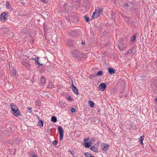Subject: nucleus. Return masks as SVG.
I'll return each mask as SVG.
<instances>
[{
	"instance_id": "f257e3e1",
	"label": "nucleus",
	"mask_w": 157,
	"mask_h": 157,
	"mask_svg": "<svg viewBox=\"0 0 157 157\" xmlns=\"http://www.w3.org/2000/svg\"><path fill=\"white\" fill-rule=\"evenodd\" d=\"M71 53L74 59H79L83 58L84 56V54L81 53L78 51L75 48L71 50Z\"/></svg>"
},
{
	"instance_id": "f03ea898",
	"label": "nucleus",
	"mask_w": 157,
	"mask_h": 157,
	"mask_svg": "<svg viewBox=\"0 0 157 157\" xmlns=\"http://www.w3.org/2000/svg\"><path fill=\"white\" fill-rule=\"evenodd\" d=\"M103 9L102 8H99L98 9H96L94 12L93 13L92 18H96L100 15L101 12L103 11Z\"/></svg>"
},
{
	"instance_id": "7ed1b4c3",
	"label": "nucleus",
	"mask_w": 157,
	"mask_h": 157,
	"mask_svg": "<svg viewBox=\"0 0 157 157\" xmlns=\"http://www.w3.org/2000/svg\"><path fill=\"white\" fill-rule=\"evenodd\" d=\"M67 43L68 47L69 48H71V50L75 48V43L73 40L69 39L68 40Z\"/></svg>"
},
{
	"instance_id": "20e7f679",
	"label": "nucleus",
	"mask_w": 157,
	"mask_h": 157,
	"mask_svg": "<svg viewBox=\"0 0 157 157\" xmlns=\"http://www.w3.org/2000/svg\"><path fill=\"white\" fill-rule=\"evenodd\" d=\"M33 62L31 61L26 60L22 62V64L25 67L28 68H30L32 65Z\"/></svg>"
},
{
	"instance_id": "39448f33",
	"label": "nucleus",
	"mask_w": 157,
	"mask_h": 157,
	"mask_svg": "<svg viewBox=\"0 0 157 157\" xmlns=\"http://www.w3.org/2000/svg\"><path fill=\"white\" fill-rule=\"evenodd\" d=\"M58 130L60 135L59 140L61 141L63 140V130L61 126H59Z\"/></svg>"
},
{
	"instance_id": "423d86ee",
	"label": "nucleus",
	"mask_w": 157,
	"mask_h": 157,
	"mask_svg": "<svg viewBox=\"0 0 157 157\" xmlns=\"http://www.w3.org/2000/svg\"><path fill=\"white\" fill-rule=\"evenodd\" d=\"M109 145L107 144L102 143L101 145V147L102 150L106 151L108 149Z\"/></svg>"
},
{
	"instance_id": "0eeeda50",
	"label": "nucleus",
	"mask_w": 157,
	"mask_h": 157,
	"mask_svg": "<svg viewBox=\"0 0 157 157\" xmlns=\"http://www.w3.org/2000/svg\"><path fill=\"white\" fill-rule=\"evenodd\" d=\"M13 115L15 117H18L21 116V113L18 109H16V110L12 111Z\"/></svg>"
},
{
	"instance_id": "6e6552de",
	"label": "nucleus",
	"mask_w": 157,
	"mask_h": 157,
	"mask_svg": "<svg viewBox=\"0 0 157 157\" xmlns=\"http://www.w3.org/2000/svg\"><path fill=\"white\" fill-rule=\"evenodd\" d=\"M7 14V13L6 12H3L1 14V21H2L4 22L5 21L6 17V15Z\"/></svg>"
},
{
	"instance_id": "1a4fd4ad",
	"label": "nucleus",
	"mask_w": 157,
	"mask_h": 157,
	"mask_svg": "<svg viewBox=\"0 0 157 157\" xmlns=\"http://www.w3.org/2000/svg\"><path fill=\"white\" fill-rule=\"evenodd\" d=\"M106 88V85L104 83H101L98 86L99 89L101 91H103Z\"/></svg>"
},
{
	"instance_id": "9d476101",
	"label": "nucleus",
	"mask_w": 157,
	"mask_h": 157,
	"mask_svg": "<svg viewBox=\"0 0 157 157\" xmlns=\"http://www.w3.org/2000/svg\"><path fill=\"white\" fill-rule=\"evenodd\" d=\"M46 83L45 78L44 76H42L40 79V85L44 86Z\"/></svg>"
},
{
	"instance_id": "9b49d317",
	"label": "nucleus",
	"mask_w": 157,
	"mask_h": 157,
	"mask_svg": "<svg viewBox=\"0 0 157 157\" xmlns=\"http://www.w3.org/2000/svg\"><path fill=\"white\" fill-rule=\"evenodd\" d=\"M72 86L73 87L72 90L74 91V92L76 94H78L79 93L78 92V90L77 88H76V86L74 85L73 84H72Z\"/></svg>"
},
{
	"instance_id": "f8f14e48",
	"label": "nucleus",
	"mask_w": 157,
	"mask_h": 157,
	"mask_svg": "<svg viewBox=\"0 0 157 157\" xmlns=\"http://www.w3.org/2000/svg\"><path fill=\"white\" fill-rule=\"evenodd\" d=\"M78 30H73L71 33V34L73 36H77L78 35Z\"/></svg>"
},
{
	"instance_id": "ddd939ff",
	"label": "nucleus",
	"mask_w": 157,
	"mask_h": 157,
	"mask_svg": "<svg viewBox=\"0 0 157 157\" xmlns=\"http://www.w3.org/2000/svg\"><path fill=\"white\" fill-rule=\"evenodd\" d=\"M40 58L38 57L37 58H36V59H35V63L36 65H37L38 66L40 67L41 65H42V64H40L39 62V59Z\"/></svg>"
},
{
	"instance_id": "4468645a",
	"label": "nucleus",
	"mask_w": 157,
	"mask_h": 157,
	"mask_svg": "<svg viewBox=\"0 0 157 157\" xmlns=\"http://www.w3.org/2000/svg\"><path fill=\"white\" fill-rule=\"evenodd\" d=\"M10 107L11 108V110L12 111L16 110V109H18L17 106L14 105L13 103H12L10 105Z\"/></svg>"
},
{
	"instance_id": "2eb2a0df",
	"label": "nucleus",
	"mask_w": 157,
	"mask_h": 157,
	"mask_svg": "<svg viewBox=\"0 0 157 157\" xmlns=\"http://www.w3.org/2000/svg\"><path fill=\"white\" fill-rule=\"evenodd\" d=\"M108 71L109 73L111 75L114 74L115 72L114 69L111 67H109L108 68Z\"/></svg>"
},
{
	"instance_id": "dca6fc26",
	"label": "nucleus",
	"mask_w": 157,
	"mask_h": 157,
	"mask_svg": "<svg viewBox=\"0 0 157 157\" xmlns=\"http://www.w3.org/2000/svg\"><path fill=\"white\" fill-rule=\"evenodd\" d=\"M90 149L92 151L96 153L98 152V147H95V146H92Z\"/></svg>"
},
{
	"instance_id": "f3484780",
	"label": "nucleus",
	"mask_w": 157,
	"mask_h": 157,
	"mask_svg": "<svg viewBox=\"0 0 157 157\" xmlns=\"http://www.w3.org/2000/svg\"><path fill=\"white\" fill-rule=\"evenodd\" d=\"M88 102L89 103V105L91 108H93L94 107V104L92 101L90 100Z\"/></svg>"
},
{
	"instance_id": "a211bd4d",
	"label": "nucleus",
	"mask_w": 157,
	"mask_h": 157,
	"mask_svg": "<svg viewBox=\"0 0 157 157\" xmlns=\"http://www.w3.org/2000/svg\"><path fill=\"white\" fill-rule=\"evenodd\" d=\"M57 118L56 117L53 116L52 117L51 121H52L55 123L57 121Z\"/></svg>"
},
{
	"instance_id": "6ab92c4d",
	"label": "nucleus",
	"mask_w": 157,
	"mask_h": 157,
	"mask_svg": "<svg viewBox=\"0 0 157 157\" xmlns=\"http://www.w3.org/2000/svg\"><path fill=\"white\" fill-rule=\"evenodd\" d=\"M43 124L44 122L42 120H40L38 122V124L40 127H43Z\"/></svg>"
},
{
	"instance_id": "aec40b11",
	"label": "nucleus",
	"mask_w": 157,
	"mask_h": 157,
	"mask_svg": "<svg viewBox=\"0 0 157 157\" xmlns=\"http://www.w3.org/2000/svg\"><path fill=\"white\" fill-rule=\"evenodd\" d=\"M51 68V66L50 65H49L48 66H46L44 67V70L47 71H49L50 70Z\"/></svg>"
},
{
	"instance_id": "412c9836",
	"label": "nucleus",
	"mask_w": 157,
	"mask_h": 157,
	"mask_svg": "<svg viewBox=\"0 0 157 157\" xmlns=\"http://www.w3.org/2000/svg\"><path fill=\"white\" fill-rule=\"evenodd\" d=\"M48 88H53L54 86L51 82H49L48 85Z\"/></svg>"
},
{
	"instance_id": "4be33fe9",
	"label": "nucleus",
	"mask_w": 157,
	"mask_h": 157,
	"mask_svg": "<svg viewBox=\"0 0 157 157\" xmlns=\"http://www.w3.org/2000/svg\"><path fill=\"white\" fill-rule=\"evenodd\" d=\"M90 145L91 144L89 142H86L84 143V146L86 148H88L90 147Z\"/></svg>"
},
{
	"instance_id": "5701e85b",
	"label": "nucleus",
	"mask_w": 157,
	"mask_h": 157,
	"mask_svg": "<svg viewBox=\"0 0 157 157\" xmlns=\"http://www.w3.org/2000/svg\"><path fill=\"white\" fill-rule=\"evenodd\" d=\"M86 157H90L92 155H91L89 152H86L85 153Z\"/></svg>"
},
{
	"instance_id": "b1692460",
	"label": "nucleus",
	"mask_w": 157,
	"mask_h": 157,
	"mask_svg": "<svg viewBox=\"0 0 157 157\" xmlns=\"http://www.w3.org/2000/svg\"><path fill=\"white\" fill-rule=\"evenodd\" d=\"M129 4L128 3H126L124 4V6L125 8H128L129 7L130 5H131L130 2H129Z\"/></svg>"
},
{
	"instance_id": "393cba45",
	"label": "nucleus",
	"mask_w": 157,
	"mask_h": 157,
	"mask_svg": "<svg viewBox=\"0 0 157 157\" xmlns=\"http://www.w3.org/2000/svg\"><path fill=\"white\" fill-rule=\"evenodd\" d=\"M103 71H98L96 74V75L100 76L102 74Z\"/></svg>"
},
{
	"instance_id": "a878e982",
	"label": "nucleus",
	"mask_w": 157,
	"mask_h": 157,
	"mask_svg": "<svg viewBox=\"0 0 157 157\" xmlns=\"http://www.w3.org/2000/svg\"><path fill=\"white\" fill-rule=\"evenodd\" d=\"M36 57H32L31 58L29 57V56H28V59H29V60H30V61H31V60H33L35 61V59H36Z\"/></svg>"
},
{
	"instance_id": "bb28decb",
	"label": "nucleus",
	"mask_w": 157,
	"mask_h": 157,
	"mask_svg": "<svg viewBox=\"0 0 157 157\" xmlns=\"http://www.w3.org/2000/svg\"><path fill=\"white\" fill-rule=\"evenodd\" d=\"M136 38V36L135 35H134L132 38V40H131V41L132 42H134V41H135V39Z\"/></svg>"
},
{
	"instance_id": "cd10ccee",
	"label": "nucleus",
	"mask_w": 157,
	"mask_h": 157,
	"mask_svg": "<svg viewBox=\"0 0 157 157\" xmlns=\"http://www.w3.org/2000/svg\"><path fill=\"white\" fill-rule=\"evenodd\" d=\"M84 19L86 21L88 22L89 20V18L88 17L85 16L84 17Z\"/></svg>"
},
{
	"instance_id": "c85d7f7f",
	"label": "nucleus",
	"mask_w": 157,
	"mask_h": 157,
	"mask_svg": "<svg viewBox=\"0 0 157 157\" xmlns=\"http://www.w3.org/2000/svg\"><path fill=\"white\" fill-rule=\"evenodd\" d=\"M95 141V140L94 139H92L90 140L89 141V142L91 144V143H94Z\"/></svg>"
},
{
	"instance_id": "c756f323",
	"label": "nucleus",
	"mask_w": 157,
	"mask_h": 157,
	"mask_svg": "<svg viewBox=\"0 0 157 157\" xmlns=\"http://www.w3.org/2000/svg\"><path fill=\"white\" fill-rule=\"evenodd\" d=\"M52 144L54 145H57L58 144V142L56 140H55L53 141Z\"/></svg>"
},
{
	"instance_id": "7c9ffc66",
	"label": "nucleus",
	"mask_w": 157,
	"mask_h": 157,
	"mask_svg": "<svg viewBox=\"0 0 157 157\" xmlns=\"http://www.w3.org/2000/svg\"><path fill=\"white\" fill-rule=\"evenodd\" d=\"M154 91L155 93H157V84L155 87L154 88Z\"/></svg>"
},
{
	"instance_id": "2f4dec72",
	"label": "nucleus",
	"mask_w": 157,
	"mask_h": 157,
	"mask_svg": "<svg viewBox=\"0 0 157 157\" xmlns=\"http://www.w3.org/2000/svg\"><path fill=\"white\" fill-rule=\"evenodd\" d=\"M144 136L141 137L140 139V141H143L144 139Z\"/></svg>"
},
{
	"instance_id": "473e14b6",
	"label": "nucleus",
	"mask_w": 157,
	"mask_h": 157,
	"mask_svg": "<svg viewBox=\"0 0 157 157\" xmlns=\"http://www.w3.org/2000/svg\"><path fill=\"white\" fill-rule=\"evenodd\" d=\"M12 73L14 75H15L16 74V71L14 69H13V70H12Z\"/></svg>"
},
{
	"instance_id": "72a5a7b5",
	"label": "nucleus",
	"mask_w": 157,
	"mask_h": 157,
	"mask_svg": "<svg viewBox=\"0 0 157 157\" xmlns=\"http://www.w3.org/2000/svg\"><path fill=\"white\" fill-rule=\"evenodd\" d=\"M75 109L74 108H72L71 109V111L72 113H74L75 112Z\"/></svg>"
},
{
	"instance_id": "f704fd0d",
	"label": "nucleus",
	"mask_w": 157,
	"mask_h": 157,
	"mask_svg": "<svg viewBox=\"0 0 157 157\" xmlns=\"http://www.w3.org/2000/svg\"><path fill=\"white\" fill-rule=\"evenodd\" d=\"M27 109L28 110H29L30 112H31L32 111V108H28Z\"/></svg>"
},
{
	"instance_id": "c9c22d12",
	"label": "nucleus",
	"mask_w": 157,
	"mask_h": 157,
	"mask_svg": "<svg viewBox=\"0 0 157 157\" xmlns=\"http://www.w3.org/2000/svg\"><path fill=\"white\" fill-rule=\"evenodd\" d=\"M89 139H89V138H86V139H84V141L85 142H87V141H88V140H89Z\"/></svg>"
},
{
	"instance_id": "e433bc0d",
	"label": "nucleus",
	"mask_w": 157,
	"mask_h": 157,
	"mask_svg": "<svg viewBox=\"0 0 157 157\" xmlns=\"http://www.w3.org/2000/svg\"><path fill=\"white\" fill-rule=\"evenodd\" d=\"M132 52V50L131 49H130L128 51V54L130 53H131Z\"/></svg>"
},
{
	"instance_id": "4c0bfd02",
	"label": "nucleus",
	"mask_w": 157,
	"mask_h": 157,
	"mask_svg": "<svg viewBox=\"0 0 157 157\" xmlns=\"http://www.w3.org/2000/svg\"><path fill=\"white\" fill-rule=\"evenodd\" d=\"M68 99L70 100H72V98H71L70 96H68Z\"/></svg>"
},
{
	"instance_id": "58836bf2",
	"label": "nucleus",
	"mask_w": 157,
	"mask_h": 157,
	"mask_svg": "<svg viewBox=\"0 0 157 157\" xmlns=\"http://www.w3.org/2000/svg\"><path fill=\"white\" fill-rule=\"evenodd\" d=\"M69 152H70V153H71V154L73 155L75 154V153L74 151H73V152H71V151H69Z\"/></svg>"
},
{
	"instance_id": "ea45409f",
	"label": "nucleus",
	"mask_w": 157,
	"mask_h": 157,
	"mask_svg": "<svg viewBox=\"0 0 157 157\" xmlns=\"http://www.w3.org/2000/svg\"><path fill=\"white\" fill-rule=\"evenodd\" d=\"M41 0V1L43 2H44V3H46V0Z\"/></svg>"
},
{
	"instance_id": "a19ab883",
	"label": "nucleus",
	"mask_w": 157,
	"mask_h": 157,
	"mask_svg": "<svg viewBox=\"0 0 157 157\" xmlns=\"http://www.w3.org/2000/svg\"><path fill=\"white\" fill-rule=\"evenodd\" d=\"M85 44V42H83L82 41V43H81V44L82 45H84Z\"/></svg>"
},
{
	"instance_id": "79ce46f5",
	"label": "nucleus",
	"mask_w": 157,
	"mask_h": 157,
	"mask_svg": "<svg viewBox=\"0 0 157 157\" xmlns=\"http://www.w3.org/2000/svg\"><path fill=\"white\" fill-rule=\"evenodd\" d=\"M40 102V101H38V102L37 101H36L35 102V105H36L37 104V102Z\"/></svg>"
},
{
	"instance_id": "37998d69",
	"label": "nucleus",
	"mask_w": 157,
	"mask_h": 157,
	"mask_svg": "<svg viewBox=\"0 0 157 157\" xmlns=\"http://www.w3.org/2000/svg\"><path fill=\"white\" fill-rule=\"evenodd\" d=\"M6 5L7 6H8V5H9V3L8 2H7V3H6Z\"/></svg>"
},
{
	"instance_id": "c03bdc74",
	"label": "nucleus",
	"mask_w": 157,
	"mask_h": 157,
	"mask_svg": "<svg viewBox=\"0 0 157 157\" xmlns=\"http://www.w3.org/2000/svg\"><path fill=\"white\" fill-rule=\"evenodd\" d=\"M140 144H143V141H140Z\"/></svg>"
},
{
	"instance_id": "a18cd8bd",
	"label": "nucleus",
	"mask_w": 157,
	"mask_h": 157,
	"mask_svg": "<svg viewBox=\"0 0 157 157\" xmlns=\"http://www.w3.org/2000/svg\"><path fill=\"white\" fill-rule=\"evenodd\" d=\"M33 157H37L36 156V155H33Z\"/></svg>"
},
{
	"instance_id": "49530a36",
	"label": "nucleus",
	"mask_w": 157,
	"mask_h": 157,
	"mask_svg": "<svg viewBox=\"0 0 157 157\" xmlns=\"http://www.w3.org/2000/svg\"><path fill=\"white\" fill-rule=\"evenodd\" d=\"M59 22L60 23V24H62V21H59Z\"/></svg>"
},
{
	"instance_id": "de8ad7c7",
	"label": "nucleus",
	"mask_w": 157,
	"mask_h": 157,
	"mask_svg": "<svg viewBox=\"0 0 157 157\" xmlns=\"http://www.w3.org/2000/svg\"><path fill=\"white\" fill-rule=\"evenodd\" d=\"M155 100L157 102V98H156V99H155Z\"/></svg>"
},
{
	"instance_id": "09e8293b",
	"label": "nucleus",
	"mask_w": 157,
	"mask_h": 157,
	"mask_svg": "<svg viewBox=\"0 0 157 157\" xmlns=\"http://www.w3.org/2000/svg\"><path fill=\"white\" fill-rule=\"evenodd\" d=\"M93 75H91V76H92V77H94V76H93Z\"/></svg>"
},
{
	"instance_id": "8fccbe9b",
	"label": "nucleus",
	"mask_w": 157,
	"mask_h": 157,
	"mask_svg": "<svg viewBox=\"0 0 157 157\" xmlns=\"http://www.w3.org/2000/svg\"><path fill=\"white\" fill-rule=\"evenodd\" d=\"M90 157H94V156H91Z\"/></svg>"
}]
</instances>
